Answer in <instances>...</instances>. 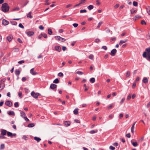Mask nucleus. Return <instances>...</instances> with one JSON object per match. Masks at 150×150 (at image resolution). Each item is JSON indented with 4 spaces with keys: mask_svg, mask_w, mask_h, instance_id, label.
Segmentation results:
<instances>
[{
    "mask_svg": "<svg viewBox=\"0 0 150 150\" xmlns=\"http://www.w3.org/2000/svg\"><path fill=\"white\" fill-rule=\"evenodd\" d=\"M8 113L10 115L14 116L15 115L14 112L12 111H9Z\"/></svg>",
    "mask_w": 150,
    "mask_h": 150,
    "instance_id": "a211bd4d",
    "label": "nucleus"
},
{
    "mask_svg": "<svg viewBox=\"0 0 150 150\" xmlns=\"http://www.w3.org/2000/svg\"><path fill=\"white\" fill-rule=\"evenodd\" d=\"M58 75L59 76L62 77L63 76V74L62 72H59L58 74Z\"/></svg>",
    "mask_w": 150,
    "mask_h": 150,
    "instance_id": "49530a36",
    "label": "nucleus"
},
{
    "mask_svg": "<svg viewBox=\"0 0 150 150\" xmlns=\"http://www.w3.org/2000/svg\"><path fill=\"white\" fill-rule=\"evenodd\" d=\"M128 40L126 39L125 40H121L120 42L119 43V45H121L122 44H123L124 43H125Z\"/></svg>",
    "mask_w": 150,
    "mask_h": 150,
    "instance_id": "dca6fc26",
    "label": "nucleus"
},
{
    "mask_svg": "<svg viewBox=\"0 0 150 150\" xmlns=\"http://www.w3.org/2000/svg\"><path fill=\"white\" fill-rule=\"evenodd\" d=\"M109 149H111V150H114L115 149V148L114 146H110L109 147Z\"/></svg>",
    "mask_w": 150,
    "mask_h": 150,
    "instance_id": "09e8293b",
    "label": "nucleus"
},
{
    "mask_svg": "<svg viewBox=\"0 0 150 150\" xmlns=\"http://www.w3.org/2000/svg\"><path fill=\"white\" fill-rule=\"evenodd\" d=\"M18 26L19 27L21 28H24L23 25L21 23H20Z\"/></svg>",
    "mask_w": 150,
    "mask_h": 150,
    "instance_id": "3c124183",
    "label": "nucleus"
},
{
    "mask_svg": "<svg viewBox=\"0 0 150 150\" xmlns=\"http://www.w3.org/2000/svg\"><path fill=\"white\" fill-rule=\"evenodd\" d=\"M131 98V94H130L129 96L127 97V99L128 100H129Z\"/></svg>",
    "mask_w": 150,
    "mask_h": 150,
    "instance_id": "8fccbe9b",
    "label": "nucleus"
},
{
    "mask_svg": "<svg viewBox=\"0 0 150 150\" xmlns=\"http://www.w3.org/2000/svg\"><path fill=\"white\" fill-rule=\"evenodd\" d=\"M5 104L6 105L9 107L12 106L13 105L11 101L9 100L6 101Z\"/></svg>",
    "mask_w": 150,
    "mask_h": 150,
    "instance_id": "20e7f679",
    "label": "nucleus"
},
{
    "mask_svg": "<svg viewBox=\"0 0 150 150\" xmlns=\"http://www.w3.org/2000/svg\"><path fill=\"white\" fill-rule=\"evenodd\" d=\"M143 56L144 57L146 58L147 57V54H146V52H144L143 54Z\"/></svg>",
    "mask_w": 150,
    "mask_h": 150,
    "instance_id": "a18cd8bd",
    "label": "nucleus"
},
{
    "mask_svg": "<svg viewBox=\"0 0 150 150\" xmlns=\"http://www.w3.org/2000/svg\"><path fill=\"white\" fill-rule=\"evenodd\" d=\"M86 1V0H81L80 1L79 3L81 4H82L84 3Z\"/></svg>",
    "mask_w": 150,
    "mask_h": 150,
    "instance_id": "bf43d9fd",
    "label": "nucleus"
},
{
    "mask_svg": "<svg viewBox=\"0 0 150 150\" xmlns=\"http://www.w3.org/2000/svg\"><path fill=\"white\" fill-rule=\"evenodd\" d=\"M48 34L50 35H52V32L50 28H48Z\"/></svg>",
    "mask_w": 150,
    "mask_h": 150,
    "instance_id": "a878e982",
    "label": "nucleus"
},
{
    "mask_svg": "<svg viewBox=\"0 0 150 150\" xmlns=\"http://www.w3.org/2000/svg\"><path fill=\"white\" fill-rule=\"evenodd\" d=\"M59 82V81L58 79L57 78L55 79L53 81V82L55 83H58Z\"/></svg>",
    "mask_w": 150,
    "mask_h": 150,
    "instance_id": "cd10ccee",
    "label": "nucleus"
},
{
    "mask_svg": "<svg viewBox=\"0 0 150 150\" xmlns=\"http://www.w3.org/2000/svg\"><path fill=\"white\" fill-rule=\"evenodd\" d=\"M39 28L41 30H43L44 29V27L42 25H40L39 27Z\"/></svg>",
    "mask_w": 150,
    "mask_h": 150,
    "instance_id": "0e129e2a",
    "label": "nucleus"
},
{
    "mask_svg": "<svg viewBox=\"0 0 150 150\" xmlns=\"http://www.w3.org/2000/svg\"><path fill=\"white\" fill-rule=\"evenodd\" d=\"M34 139L37 141L38 142H39L41 140V139L40 138L36 137H34Z\"/></svg>",
    "mask_w": 150,
    "mask_h": 150,
    "instance_id": "5701e85b",
    "label": "nucleus"
},
{
    "mask_svg": "<svg viewBox=\"0 0 150 150\" xmlns=\"http://www.w3.org/2000/svg\"><path fill=\"white\" fill-rule=\"evenodd\" d=\"M133 5L135 6H137L138 5V3L136 1H134L133 2Z\"/></svg>",
    "mask_w": 150,
    "mask_h": 150,
    "instance_id": "4c0bfd02",
    "label": "nucleus"
},
{
    "mask_svg": "<svg viewBox=\"0 0 150 150\" xmlns=\"http://www.w3.org/2000/svg\"><path fill=\"white\" fill-rule=\"evenodd\" d=\"M17 40L20 43H23V41L20 38H18Z\"/></svg>",
    "mask_w": 150,
    "mask_h": 150,
    "instance_id": "e2e57ef3",
    "label": "nucleus"
},
{
    "mask_svg": "<svg viewBox=\"0 0 150 150\" xmlns=\"http://www.w3.org/2000/svg\"><path fill=\"white\" fill-rule=\"evenodd\" d=\"M20 114L21 116L23 118L26 116L25 113L23 111H21L20 112Z\"/></svg>",
    "mask_w": 150,
    "mask_h": 150,
    "instance_id": "2eb2a0df",
    "label": "nucleus"
},
{
    "mask_svg": "<svg viewBox=\"0 0 150 150\" xmlns=\"http://www.w3.org/2000/svg\"><path fill=\"white\" fill-rule=\"evenodd\" d=\"M113 107L112 104H111L108 108V109H110L111 108Z\"/></svg>",
    "mask_w": 150,
    "mask_h": 150,
    "instance_id": "774afa93",
    "label": "nucleus"
},
{
    "mask_svg": "<svg viewBox=\"0 0 150 150\" xmlns=\"http://www.w3.org/2000/svg\"><path fill=\"white\" fill-rule=\"evenodd\" d=\"M26 80V78L25 77H23L22 78V81L23 82H25Z\"/></svg>",
    "mask_w": 150,
    "mask_h": 150,
    "instance_id": "69168bd1",
    "label": "nucleus"
},
{
    "mask_svg": "<svg viewBox=\"0 0 150 150\" xmlns=\"http://www.w3.org/2000/svg\"><path fill=\"white\" fill-rule=\"evenodd\" d=\"M4 84L2 80L0 81V88L1 90L3 89L4 87Z\"/></svg>",
    "mask_w": 150,
    "mask_h": 150,
    "instance_id": "9d476101",
    "label": "nucleus"
},
{
    "mask_svg": "<svg viewBox=\"0 0 150 150\" xmlns=\"http://www.w3.org/2000/svg\"><path fill=\"white\" fill-rule=\"evenodd\" d=\"M83 86L84 87H85V91H86L88 90V87L86 84H84L83 85Z\"/></svg>",
    "mask_w": 150,
    "mask_h": 150,
    "instance_id": "ea45409f",
    "label": "nucleus"
},
{
    "mask_svg": "<svg viewBox=\"0 0 150 150\" xmlns=\"http://www.w3.org/2000/svg\"><path fill=\"white\" fill-rule=\"evenodd\" d=\"M90 81L91 83H93L95 82V79L94 78H92L90 79Z\"/></svg>",
    "mask_w": 150,
    "mask_h": 150,
    "instance_id": "c85d7f7f",
    "label": "nucleus"
},
{
    "mask_svg": "<svg viewBox=\"0 0 150 150\" xmlns=\"http://www.w3.org/2000/svg\"><path fill=\"white\" fill-rule=\"evenodd\" d=\"M7 134L8 136L10 137H16V134H13L10 132H7Z\"/></svg>",
    "mask_w": 150,
    "mask_h": 150,
    "instance_id": "39448f33",
    "label": "nucleus"
},
{
    "mask_svg": "<svg viewBox=\"0 0 150 150\" xmlns=\"http://www.w3.org/2000/svg\"><path fill=\"white\" fill-rule=\"evenodd\" d=\"M11 23L13 25H16L17 24V22L15 21H11Z\"/></svg>",
    "mask_w": 150,
    "mask_h": 150,
    "instance_id": "c9c22d12",
    "label": "nucleus"
},
{
    "mask_svg": "<svg viewBox=\"0 0 150 150\" xmlns=\"http://www.w3.org/2000/svg\"><path fill=\"white\" fill-rule=\"evenodd\" d=\"M76 73L79 75H82L83 74V72L81 71H78Z\"/></svg>",
    "mask_w": 150,
    "mask_h": 150,
    "instance_id": "c03bdc74",
    "label": "nucleus"
},
{
    "mask_svg": "<svg viewBox=\"0 0 150 150\" xmlns=\"http://www.w3.org/2000/svg\"><path fill=\"white\" fill-rule=\"evenodd\" d=\"M54 38L56 40L61 42H64L66 40V39L65 38H62L59 36H55L54 37Z\"/></svg>",
    "mask_w": 150,
    "mask_h": 150,
    "instance_id": "7ed1b4c3",
    "label": "nucleus"
},
{
    "mask_svg": "<svg viewBox=\"0 0 150 150\" xmlns=\"http://www.w3.org/2000/svg\"><path fill=\"white\" fill-rule=\"evenodd\" d=\"M35 125L33 123H30L28 124V127H34Z\"/></svg>",
    "mask_w": 150,
    "mask_h": 150,
    "instance_id": "c756f323",
    "label": "nucleus"
},
{
    "mask_svg": "<svg viewBox=\"0 0 150 150\" xmlns=\"http://www.w3.org/2000/svg\"><path fill=\"white\" fill-rule=\"evenodd\" d=\"M86 12V10L85 9L81 10L80 11V13H85Z\"/></svg>",
    "mask_w": 150,
    "mask_h": 150,
    "instance_id": "603ef678",
    "label": "nucleus"
},
{
    "mask_svg": "<svg viewBox=\"0 0 150 150\" xmlns=\"http://www.w3.org/2000/svg\"><path fill=\"white\" fill-rule=\"evenodd\" d=\"M14 106L16 108H17V107H18V106H19V103L18 102H15L14 103Z\"/></svg>",
    "mask_w": 150,
    "mask_h": 150,
    "instance_id": "a19ab883",
    "label": "nucleus"
},
{
    "mask_svg": "<svg viewBox=\"0 0 150 150\" xmlns=\"http://www.w3.org/2000/svg\"><path fill=\"white\" fill-rule=\"evenodd\" d=\"M57 85L54 84H51L50 86V88L52 90H54L57 88Z\"/></svg>",
    "mask_w": 150,
    "mask_h": 150,
    "instance_id": "0eeeda50",
    "label": "nucleus"
},
{
    "mask_svg": "<svg viewBox=\"0 0 150 150\" xmlns=\"http://www.w3.org/2000/svg\"><path fill=\"white\" fill-rule=\"evenodd\" d=\"M96 132H95V131L94 130H91L90 132V133L91 134H93L95 133H96Z\"/></svg>",
    "mask_w": 150,
    "mask_h": 150,
    "instance_id": "338daca9",
    "label": "nucleus"
},
{
    "mask_svg": "<svg viewBox=\"0 0 150 150\" xmlns=\"http://www.w3.org/2000/svg\"><path fill=\"white\" fill-rule=\"evenodd\" d=\"M71 124V122L69 121H66L64 122V125L66 127L69 126Z\"/></svg>",
    "mask_w": 150,
    "mask_h": 150,
    "instance_id": "ddd939ff",
    "label": "nucleus"
},
{
    "mask_svg": "<svg viewBox=\"0 0 150 150\" xmlns=\"http://www.w3.org/2000/svg\"><path fill=\"white\" fill-rule=\"evenodd\" d=\"M78 109L77 108L75 109L73 111L74 114L75 115H77L78 113Z\"/></svg>",
    "mask_w": 150,
    "mask_h": 150,
    "instance_id": "b1692460",
    "label": "nucleus"
},
{
    "mask_svg": "<svg viewBox=\"0 0 150 150\" xmlns=\"http://www.w3.org/2000/svg\"><path fill=\"white\" fill-rule=\"evenodd\" d=\"M2 23L3 25H6L8 24L9 22L5 19H3L2 20Z\"/></svg>",
    "mask_w": 150,
    "mask_h": 150,
    "instance_id": "9b49d317",
    "label": "nucleus"
},
{
    "mask_svg": "<svg viewBox=\"0 0 150 150\" xmlns=\"http://www.w3.org/2000/svg\"><path fill=\"white\" fill-rule=\"evenodd\" d=\"M146 10L147 13L150 16V7L149 6H147L146 8Z\"/></svg>",
    "mask_w": 150,
    "mask_h": 150,
    "instance_id": "4be33fe9",
    "label": "nucleus"
},
{
    "mask_svg": "<svg viewBox=\"0 0 150 150\" xmlns=\"http://www.w3.org/2000/svg\"><path fill=\"white\" fill-rule=\"evenodd\" d=\"M130 11H131V14L134 13H135L137 12V11L136 10H131Z\"/></svg>",
    "mask_w": 150,
    "mask_h": 150,
    "instance_id": "de8ad7c7",
    "label": "nucleus"
},
{
    "mask_svg": "<svg viewBox=\"0 0 150 150\" xmlns=\"http://www.w3.org/2000/svg\"><path fill=\"white\" fill-rule=\"evenodd\" d=\"M103 23V22L102 21H100V22L98 25H97V27L98 28H100V25H102Z\"/></svg>",
    "mask_w": 150,
    "mask_h": 150,
    "instance_id": "58836bf2",
    "label": "nucleus"
},
{
    "mask_svg": "<svg viewBox=\"0 0 150 150\" xmlns=\"http://www.w3.org/2000/svg\"><path fill=\"white\" fill-rule=\"evenodd\" d=\"M136 122H135L133 123V125H132L131 128V131L132 133H134V125H135V124H136Z\"/></svg>",
    "mask_w": 150,
    "mask_h": 150,
    "instance_id": "aec40b11",
    "label": "nucleus"
},
{
    "mask_svg": "<svg viewBox=\"0 0 150 150\" xmlns=\"http://www.w3.org/2000/svg\"><path fill=\"white\" fill-rule=\"evenodd\" d=\"M140 17H141L140 16H139L138 15H137L135 16V20H136V19H138L139 18H140Z\"/></svg>",
    "mask_w": 150,
    "mask_h": 150,
    "instance_id": "6e6d98bb",
    "label": "nucleus"
},
{
    "mask_svg": "<svg viewBox=\"0 0 150 150\" xmlns=\"http://www.w3.org/2000/svg\"><path fill=\"white\" fill-rule=\"evenodd\" d=\"M26 34L28 36H32L33 35L34 33L32 31H29L26 32Z\"/></svg>",
    "mask_w": 150,
    "mask_h": 150,
    "instance_id": "4468645a",
    "label": "nucleus"
},
{
    "mask_svg": "<svg viewBox=\"0 0 150 150\" xmlns=\"http://www.w3.org/2000/svg\"><path fill=\"white\" fill-rule=\"evenodd\" d=\"M0 139H6V137L4 136L3 135H1L0 134Z\"/></svg>",
    "mask_w": 150,
    "mask_h": 150,
    "instance_id": "13d9d810",
    "label": "nucleus"
},
{
    "mask_svg": "<svg viewBox=\"0 0 150 150\" xmlns=\"http://www.w3.org/2000/svg\"><path fill=\"white\" fill-rule=\"evenodd\" d=\"M130 72L129 71H127L126 76L127 77H128L130 76Z\"/></svg>",
    "mask_w": 150,
    "mask_h": 150,
    "instance_id": "37998d69",
    "label": "nucleus"
},
{
    "mask_svg": "<svg viewBox=\"0 0 150 150\" xmlns=\"http://www.w3.org/2000/svg\"><path fill=\"white\" fill-rule=\"evenodd\" d=\"M146 59L150 61V54L147 53V57Z\"/></svg>",
    "mask_w": 150,
    "mask_h": 150,
    "instance_id": "2f4dec72",
    "label": "nucleus"
},
{
    "mask_svg": "<svg viewBox=\"0 0 150 150\" xmlns=\"http://www.w3.org/2000/svg\"><path fill=\"white\" fill-rule=\"evenodd\" d=\"M146 50L147 52V53L150 54V47L146 48Z\"/></svg>",
    "mask_w": 150,
    "mask_h": 150,
    "instance_id": "79ce46f5",
    "label": "nucleus"
},
{
    "mask_svg": "<svg viewBox=\"0 0 150 150\" xmlns=\"http://www.w3.org/2000/svg\"><path fill=\"white\" fill-rule=\"evenodd\" d=\"M100 40L99 39L97 38L95 40V42L96 43H98L99 42H100Z\"/></svg>",
    "mask_w": 150,
    "mask_h": 150,
    "instance_id": "5fc2aeb1",
    "label": "nucleus"
},
{
    "mask_svg": "<svg viewBox=\"0 0 150 150\" xmlns=\"http://www.w3.org/2000/svg\"><path fill=\"white\" fill-rule=\"evenodd\" d=\"M116 40V38L115 37H114L110 39V40L111 41H115Z\"/></svg>",
    "mask_w": 150,
    "mask_h": 150,
    "instance_id": "680f3d73",
    "label": "nucleus"
},
{
    "mask_svg": "<svg viewBox=\"0 0 150 150\" xmlns=\"http://www.w3.org/2000/svg\"><path fill=\"white\" fill-rule=\"evenodd\" d=\"M20 10V8L18 7H16V8H13L12 10V11H19Z\"/></svg>",
    "mask_w": 150,
    "mask_h": 150,
    "instance_id": "e433bc0d",
    "label": "nucleus"
},
{
    "mask_svg": "<svg viewBox=\"0 0 150 150\" xmlns=\"http://www.w3.org/2000/svg\"><path fill=\"white\" fill-rule=\"evenodd\" d=\"M142 81L143 83H147L148 82V80L146 77H144L143 78L142 80Z\"/></svg>",
    "mask_w": 150,
    "mask_h": 150,
    "instance_id": "412c9836",
    "label": "nucleus"
},
{
    "mask_svg": "<svg viewBox=\"0 0 150 150\" xmlns=\"http://www.w3.org/2000/svg\"><path fill=\"white\" fill-rule=\"evenodd\" d=\"M10 7L8 4L5 3H4L1 7V10L4 13L7 12L9 9Z\"/></svg>",
    "mask_w": 150,
    "mask_h": 150,
    "instance_id": "f257e3e1",
    "label": "nucleus"
},
{
    "mask_svg": "<svg viewBox=\"0 0 150 150\" xmlns=\"http://www.w3.org/2000/svg\"><path fill=\"white\" fill-rule=\"evenodd\" d=\"M30 73L33 75H35L38 74V73L35 71H34V68L32 69L30 71Z\"/></svg>",
    "mask_w": 150,
    "mask_h": 150,
    "instance_id": "f8f14e48",
    "label": "nucleus"
},
{
    "mask_svg": "<svg viewBox=\"0 0 150 150\" xmlns=\"http://www.w3.org/2000/svg\"><path fill=\"white\" fill-rule=\"evenodd\" d=\"M117 50L115 49H114L111 51L110 54L112 56H114Z\"/></svg>",
    "mask_w": 150,
    "mask_h": 150,
    "instance_id": "423d86ee",
    "label": "nucleus"
},
{
    "mask_svg": "<svg viewBox=\"0 0 150 150\" xmlns=\"http://www.w3.org/2000/svg\"><path fill=\"white\" fill-rule=\"evenodd\" d=\"M15 73L16 75H19L20 73V71L18 70H16L15 71Z\"/></svg>",
    "mask_w": 150,
    "mask_h": 150,
    "instance_id": "bb28decb",
    "label": "nucleus"
},
{
    "mask_svg": "<svg viewBox=\"0 0 150 150\" xmlns=\"http://www.w3.org/2000/svg\"><path fill=\"white\" fill-rule=\"evenodd\" d=\"M54 48L56 51L58 52H60L61 50V48L59 46H56Z\"/></svg>",
    "mask_w": 150,
    "mask_h": 150,
    "instance_id": "6e6552de",
    "label": "nucleus"
},
{
    "mask_svg": "<svg viewBox=\"0 0 150 150\" xmlns=\"http://www.w3.org/2000/svg\"><path fill=\"white\" fill-rule=\"evenodd\" d=\"M32 12H30L27 15V17L28 18H33V17L31 15Z\"/></svg>",
    "mask_w": 150,
    "mask_h": 150,
    "instance_id": "f3484780",
    "label": "nucleus"
},
{
    "mask_svg": "<svg viewBox=\"0 0 150 150\" xmlns=\"http://www.w3.org/2000/svg\"><path fill=\"white\" fill-rule=\"evenodd\" d=\"M6 132L7 131L6 130L4 129H2L1 131V134L2 135L4 136L6 135Z\"/></svg>",
    "mask_w": 150,
    "mask_h": 150,
    "instance_id": "6ab92c4d",
    "label": "nucleus"
},
{
    "mask_svg": "<svg viewBox=\"0 0 150 150\" xmlns=\"http://www.w3.org/2000/svg\"><path fill=\"white\" fill-rule=\"evenodd\" d=\"M132 144L134 146H137L138 145L137 142H132Z\"/></svg>",
    "mask_w": 150,
    "mask_h": 150,
    "instance_id": "473e14b6",
    "label": "nucleus"
},
{
    "mask_svg": "<svg viewBox=\"0 0 150 150\" xmlns=\"http://www.w3.org/2000/svg\"><path fill=\"white\" fill-rule=\"evenodd\" d=\"M31 95L34 98L37 99L40 94L39 93H35L34 91H33L31 92Z\"/></svg>",
    "mask_w": 150,
    "mask_h": 150,
    "instance_id": "f03ea898",
    "label": "nucleus"
},
{
    "mask_svg": "<svg viewBox=\"0 0 150 150\" xmlns=\"http://www.w3.org/2000/svg\"><path fill=\"white\" fill-rule=\"evenodd\" d=\"M5 148L4 144H2L0 145V149L1 150Z\"/></svg>",
    "mask_w": 150,
    "mask_h": 150,
    "instance_id": "7c9ffc66",
    "label": "nucleus"
},
{
    "mask_svg": "<svg viewBox=\"0 0 150 150\" xmlns=\"http://www.w3.org/2000/svg\"><path fill=\"white\" fill-rule=\"evenodd\" d=\"M125 100V98H122L120 101V103L121 104L123 103Z\"/></svg>",
    "mask_w": 150,
    "mask_h": 150,
    "instance_id": "052dcab7",
    "label": "nucleus"
},
{
    "mask_svg": "<svg viewBox=\"0 0 150 150\" xmlns=\"http://www.w3.org/2000/svg\"><path fill=\"white\" fill-rule=\"evenodd\" d=\"M94 56L92 54H91L89 55V58L91 60L93 59Z\"/></svg>",
    "mask_w": 150,
    "mask_h": 150,
    "instance_id": "72a5a7b5",
    "label": "nucleus"
},
{
    "mask_svg": "<svg viewBox=\"0 0 150 150\" xmlns=\"http://www.w3.org/2000/svg\"><path fill=\"white\" fill-rule=\"evenodd\" d=\"M73 25L76 28L77 27L78 25V24L76 23H74L73 24Z\"/></svg>",
    "mask_w": 150,
    "mask_h": 150,
    "instance_id": "4d7b16f0",
    "label": "nucleus"
},
{
    "mask_svg": "<svg viewBox=\"0 0 150 150\" xmlns=\"http://www.w3.org/2000/svg\"><path fill=\"white\" fill-rule=\"evenodd\" d=\"M93 5H90L88 6L87 8L89 10H91L93 8Z\"/></svg>",
    "mask_w": 150,
    "mask_h": 150,
    "instance_id": "393cba45",
    "label": "nucleus"
},
{
    "mask_svg": "<svg viewBox=\"0 0 150 150\" xmlns=\"http://www.w3.org/2000/svg\"><path fill=\"white\" fill-rule=\"evenodd\" d=\"M22 138L24 140H26L27 139L28 137L26 135L23 136Z\"/></svg>",
    "mask_w": 150,
    "mask_h": 150,
    "instance_id": "864d4df0",
    "label": "nucleus"
},
{
    "mask_svg": "<svg viewBox=\"0 0 150 150\" xmlns=\"http://www.w3.org/2000/svg\"><path fill=\"white\" fill-rule=\"evenodd\" d=\"M146 38L148 40L150 39V32H149L146 35Z\"/></svg>",
    "mask_w": 150,
    "mask_h": 150,
    "instance_id": "f704fd0d",
    "label": "nucleus"
},
{
    "mask_svg": "<svg viewBox=\"0 0 150 150\" xmlns=\"http://www.w3.org/2000/svg\"><path fill=\"white\" fill-rule=\"evenodd\" d=\"M13 38V37L11 35H9L6 38L7 40L9 42H10Z\"/></svg>",
    "mask_w": 150,
    "mask_h": 150,
    "instance_id": "1a4fd4ad",
    "label": "nucleus"
}]
</instances>
